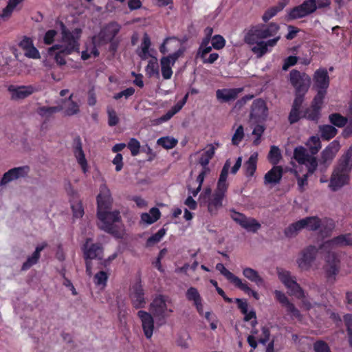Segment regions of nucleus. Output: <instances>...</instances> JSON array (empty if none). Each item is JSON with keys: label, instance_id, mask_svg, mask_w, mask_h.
Segmentation results:
<instances>
[{"label": "nucleus", "instance_id": "obj_29", "mask_svg": "<svg viewBox=\"0 0 352 352\" xmlns=\"http://www.w3.org/2000/svg\"><path fill=\"white\" fill-rule=\"evenodd\" d=\"M73 94H71L68 99L63 101V104L60 107H62L61 111L66 116H72L78 114L80 112L79 104L72 100Z\"/></svg>", "mask_w": 352, "mask_h": 352}, {"label": "nucleus", "instance_id": "obj_60", "mask_svg": "<svg viewBox=\"0 0 352 352\" xmlns=\"http://www.w3.org/2000/svg\"><path fill=\"white\" fill-rule=\"evenodd\" d=\"M186 298L188 300L193 301L194 303L201 300L198 290L195 287H190L186 292Z\"/></svg>", "mask_w": 352, "mask_h": 352}, {"label": "nucleus", "instance_id": "obj_20", "mask_svg": "<svg viewBox=\"0 0 352 352\" xmlns=\"http://www.w3.org/2000/svg\"><path fill=\"white\" fill-rule=\"evenodd\" d=\"M151 42L148 34L143 36L140 45L136 50V54L141 60H146L155 56V51L151 47Z\"/></svg>", "mask_w": 352, "mask_h": 352}, {"label": "nucleus", "instance_id": "obj_47", "mask_svg": "<svg viewBox=\"0 0 352 352\" xmlns=\"http://www.w3.org/2000/svg\"><path fill=\"white\" fill-rule=\"evenodd\" d=\"M241 226L248 232H256L261 228V224L258 221L255 219L248 217L245 218Z\"/></svg>", "mask_w": 352, "mask_h": 352}, {"label": "nucleus", "instance_id": "obj_15", "mask_svg": "<svg viewBox=\"0 0 352 352\" xmlns=\"http://www.w3.org/2000/svg\"><path fill=\"white\" fill-rule=\"evenodd\" d=\"M137 316L140 320L142 331L147 339L151 338L155 331L154 316L152 313L140 310Z\"/></svg>", "mask_w": 352, "mask_h": 352}, {"label": "nucleus", "instance_id": "obj_49", "mask_svg": "<svg viewBox=\"0 0 352 352\" xmlns=\"http://www.w3.org/2000/svg\"><path fill=\"white\" fill-rule=\"evenodd\" d=\"M190 344V336L187 332L178 334L176 339V344L183 350L189 349Z\"/></svg>", "mask_w": 352, "mask_h": 352}, {"label": "nucleus", "instance_id": "obj_34", "mask_svg": "<svg viewBox=\"0 0 352 352\" xmlns=\"http://www.w3.org/2000/svg\"><path fill=\"white\" fill-rule=\"evenodd\" d=\"M242 274L245 278L254 283L257 286L263 285L265 283L258 272L253 268L245 267L243 269Z\"/></svg>", "mask_w": 352, "mask_h": 352}, {"label": "nucleus", "instance_id": "obj_12", "mask_svg": "<svg viewBox=\"0 0 352 352\" xmlns=\"http://www.w3.org/2000/svg\"><path fill=\"white\" fill-rule=\"evenodd\" d=\"M120 30V25L116 22H111L104 26L100 32L94 36V42L98 45L106 44L111 41Z\"/></svg>", "mask_w": 352, "mask_h": 352}, {"label": "nucleus", "instance_id": "obj_38", "mask_svg": "<svg viewBox=\"0 0 352 352\" xmlns=\"http://www.w3.org/2000/svg\"><path fill=\"white\" fill-rule=\"evenodd\" d=\"M210 169L209 167L202 168L196 179V182L198 184V186L193 190L189 189L190 193L192 196L196 197L200 192L204 179L210 173Z\"/></svg>", "mask_w": 352, "mask_h": 352}, {"label": "nucleus", "instance_id": "obj_16", "mask_svg": "<svg viewBox=\"0 0 352 352\" xmlns=\"http://www.w3.org/2000/svg\"><path fill=\"white\" fill-rule=\"evenodd\" d=\"M318 251V249L314 246H309L305 249L297 259L298 267L302 270H309L312 267Z\"/></svg>", "mask_w": 352, "mask_h": 352}, {"label": "nucleus", "instance_id": "obj_35", "mask_svg": "<svg viewBox=\"0 0 352 352\" xmlns=\"http://www.w3.org/2000/svg\"><path fill=\"white\" fill-rule=\"evenodd\" d=\"M99 45L98 42H94V38L92 41L86 44V49L82 52L81 58L84 60L91 58H96L99 55L97 46Z\"/></svg>", "mask_w": 352, "mask_h": 352}, {"label": "nucleus", "instance_id": "obj_13", "mask_svg": "<svg viewBox=\"0 0 352 352\" xmlns=\"http://www.w3.org/2000/svg\"><path fill=\"white\" fill-rule=\"evenodd\" d=\"M290 82L294 87L298 94L305 93L311 83L310 77L305 73H300L297 70H292L290 74Z\"/></svg>", "mask_w": 352, "mask_h": 352}, {"label": "nucleus", "instance_id": "obj_59", "mask_svg": "<svg viewBox=\"0 0 352 352\" xmlns=\"http://www.w3.org/2000/svg\"><path fill=\"white\" fill-rule=\"evenodd\" d=\"M330 122L338 127L343 126L346 122V118L338 113H333L329 116Z\"/></svg>", "mask_w": 352, "mask_h": 352}, {"label": "nucleus", "instance_id": "obj_57", "mask_svg": "<svg viewBox=\"0 0 352 352\" xmlns=\"http://www.w3.org/2000/svg\"><path fill=\"white\" fill-rule=\"evenodd\" d=\"M73 215L75 218H80L84 214V210L79 200L73 201L71 204Z\"/></svg>", "mask_w": 352, "mask_h": 352}, {"label": "nucleus", "instance_id": "obj_19", "mask_svg": "<svg viewBox=\"0 0 352 352\" xmlns=\"http://www.w3.org/2000/svg\"><path fill=\"white\" fill-rule=\"evenodd\" d=\"M130 299L135 309L143 308L146 304L144 289L140 283L135 284L131 289Z\"/></svg>", "mask_w": 352, "mask_h": 352}, {"label": "nucleus", "instance_id": "obj_54", "mask_svg": "<svg viewBox=\"0 0 352 352\" xmlns=\"http://www.w3.org/2000/svg\"><path fill=\"white\" fill-rule=\"evenodd\" d=\"M166 234V230L164 228L160 229L158 232L151 236L146 241V245L147 247H151L157 243Z\"/></svg>", "mask_w": 352, "mask_h": 352}, {"label": "nucleus", "instance_id": "obj_33", "mask_svg": "<svg viewBox=\"0 0 352 352\" xmlns=\"http://www.w3.org/2000/svg\"><path fill=\"white\" fill-rule=\"evenodd\" d=\"M303 99L300 96H297L294 101L292 108L289 115V121L291 124L298 122L300 118V109L302 103Z\"/></svg>", "mask_w": 352, "mask_h": 352}, {"label": "nucleus", "instance_id": "obj_1", "mask_svg": "<svg viewBox=\"0 0 352 352\" xmlns=\"http://www.w3.org/2000/svg\"><path fill=\"white\" fill-rule=\"evenodd\" d=\"M159 50L163 54L169 53L161 58L160 67L163 78L164 80L170 79L173 74L172 67L175 62L184 56L185 47L176 37H168L164 39Z\"/></svg>", "mask_w": 352, "mask_h": 352}, {"label": "nucleus", "instance_id": "obj_53", "mask_svg": "<svg viewBox=\"0 0 352 352\" xmlns=\"http://www.w3.org/2000/svg\"><path fill=\"white\" fill-rule=\"evenodd\" d=\"M177 142L178 141L177 139L170 136L160 138L157 141V144L162 146L166 149H170L174 148L177 145Z\"/></svg>", "mask_w": 352, "mask_h": 352}, {"label": "nucleus", "instance_id": "obj_43", "mask_svg": "<svg viewBox=\"0 0 352 352\" xmlns=\"http://www.w3.org/2000/svg\"><path fill=\"white\" fill-rule=\"evenodd\" d=\"M109 278V274L105 271H100L94 276V283L100 289H104Z\"/></svg>", "mask_w": 352, "mask_h": 352}, {"label": "nucleus", "instance_id": "obj_63", "mask_svg": "<svg viewBox=\"0 0 352 352\" xmlns=\"http://www.w3.org/2000/svg\"><path fill=\"white\" fill-rule=\"evenodd\" d=\"M243 137H244L243 127L241 125H240L236 129V131L232 138V144L234 145H238L241 142Z\"/></svg>", "mask_w": 352, "mask_h": 352}, {"label": "nucleus", "instance_id": "obj_2", "mask_svg": "<svg viewBox=\"0 0 352 352\" xmlns=\"http://www.w3.org/2000/svg\"><path fill=\"white\" fill-rule=\"evenodd\" d=\"M60 26L61 40L48 49V55H53L56 50H61V52L66 55H70L75 52L79 53L81 29L76 28L70 31L65 28L63 23H60Z\"/></svg>", "mask_w": 352, "mask_h": 352}, {"label": "nucleus", "instance_id": "obj_36", "mask_svg": "<svg viewBox=\"0 0 352 352\" xmlns=\"http://www.w3.org/2000/svg\"><path fill=\"white\" fill-rule=\"evenodd\" d=\"M258 153H253L244 164L245 174L247 177H252L256 170Z\"/></svg>", "mask_w": 352, "mask_h": 352}, {"label": "nucleus", "instance_id": "obj_64", "mask_svg": "<svg viewBox=\"0 0 352 352\" xmlns=\"http://www.w3.org/2000/svg\"><path fill=\"white\" fill-rule=\"evenodd\" d=\"M344 320L347 328L350 344L352 346V314H346Z\"/></svg>", "mask_w": 352, "mask_h": 352}, {"label": "nucleus", "instance_id": "obj_24", "mask_svg": "<svg viewBox=\"0 0 352 352\" xmlns=\"http://www.w3.org/2000/svg\"><path fill=\"white\" fill-rule=\"evenodd\" d=\"M340 148V144L338 140H336L331 142L321 153L322 162L329 164Z\"/></svg>", "mask_w": 352, "mask_h": 352}, {"label": "nucleus", "instance_id": "obj_28", "mask_svg": "<svg viewBox=\"0 0 352 352\" xmlns=\"http://www.w3.org/2000/svg\"><path fill=\"white\" fill-rule=\"evenodd\" d=\"M283 169L280 166H274L264 177V184L266 186H274L278 184L282 178Z\"/></svg>", "mask_w": 352, "mask_h": 352}, {"label": "nucleus", "instance_id": "obj_62", "mask_svg": "<svg viewBox=\"0 0 352 352\" xmlns=\"http://www.w3.org/2000/svg\"><path fill=\"white\" fill-rule=\"evenodd\" d=\"M108 124L111 126H116L119 122V118L116 111L111 107L107 108Z\"/></svg>", "mask_w": 352, "mask_h": 352}, {"label": "nucleus", "instance_id": "obj_9", "mask_svg": "<svg viewBox=\"0 0 352 352\" xmlns=\"http://www.w3.org/2000/svg\"><path fill=\"white\" fill-rule=\"evenodd\" d=\"M84 257L86 260V272L87 275L91 276V266L90 260L101 259L103 250L101 245L91 243V239H87L82 248Z\"/></svg>", "mask_w": 352, "mask_h": 352}, {"label": "nucleus", "instance_id": "obj_56", "mask_svg": "<svg viewBox=\"0 0 352 352\" xmlns=\"http://www.w3.org/2000/svg\"><path fill=\"white\" fill-rule=\"evenodd\" d=\"M281 158L280 149L275 146L271 147L268 155V159L272 164H277Z\"/></svg>", "mask_w": 352, "mask_h": 352}, {"label": "nucleus", "instance_id": "obj_27", "mask_svg": "<svg viewBox=\"0 0 352 352\" xmlns=\"http://www.w3.org/2000/svg\"><path fill=\"white\" fill-rule=\"evenodd\" d=\"M243 88L222 89L216 91L217 98L221 102H229L235 100L239 94L243 91Z\"/></svg>", "mask_w": 352, "mask_h": 352}, {"label": "nucleus", "instance_id": "obj_39", "mask_svg": "<svg viewBox=\"0 0 352 352\" xmlns=\"http://www.w3.org/2000/svg\"><path fill=\"white\" fill-rule=\"evenodd\" d=\"M146 74L149 77L160 76L159 65L157 57L155 56L148 60L145 68Z\"/></svg>", "mask_w": 352, "mask_h": 352}, {"label": "nucleus", "instance_id": "obj_22", "mask_svg": "<svg viewBox=\"0 0 352 352\" xmlns=\"http://www.w3.org/2000/svg\"><path fill=\"white\" fill-rule=\"evenodd\" d=\"M267 111L265 102L262 99H257L253 102L250 116L256 121H261L267 118Z\"/></svg>", "mask_w": 352, "mask_h": 352}, {"label": "nucleus", "instance_id": "obj_37", "mask_svg": "<svg viewBox=\"0 0 352 352\" xmlns=\"http://www.w3.org/2000/svg\"><path fill=\"white\" fill-rule=\"evenodd\" d=\"M160 211L157 208H152L149 212L143 213L141 215L142 221L146 224L150 225L157 221L160 217Z\"/></svg>", "mask_w": 352, "mask_h": 352}, {"label": "nucleus", "instance_id": "obj_41", "mask_svg": "<svg viewBox=\"0 0 352 352\" xmlns=\"http://www.w3.org/2000/svg\"><path fill=\"white\" fill-rule=\"evenodd\" d=\"M61 107H41L37 109L38 114L44 119L50 118L54 114L60 111Z\"/></svg>", "mask_w": 352, "mask_h": 352}, {"label": "nucleus", "instance_id": "obj_52", "mask_svg": "<svg viewBox=\"0 0 352 352\" xmlns=\"http://www.w3.org/2000/svg\"><path fill=\"white\" fill-rule=\"evenodd\" d=\"M262 30L263 38L271 36L276 37V34L279 30V26L276 23H270L268 26L262 25Z\"/></svg>", "mask_w": 352, "mask_h": 352}, {"label": "nucleus", "instance_id": "obj_10", "mask_svg": "<svg viewBox=\"0 0 352 352\" xmlns=\"http://www.w3.org/2000/svg\"><path fill=\"white\" fill-rule=\"evenodd\" d=\"M317 10L316 0H305L300 5L289 10L287 12L288 19H298L307 16Z\"/></svg>", "mask_w": 352, "mask_h": 352}, {"label": "nucleus", "instance_id": "obj_51", "mask_svg": "<svg viewBox=\"0 0 352 352\" xmlns=\"http://www.w3.org/2000/svg\"><path fill=\"white\" fill-rule=\"evenodd\" d=\"M294 173L298 181V186L300 190H303L305 187L307 185V178L311 174L307 170V173L301 175V168L294 169Z\"/></svg>", "mask_w": 352, "mask_h": 352}, {"label": "nucleus", "instance_id": "obj_31", "mask_svg": "<svg viewBox=\"0 0 352 352\" xmlns=\"http://www.w3.org/2000/svg\"><path fill=\"white\" fill-rule=\"evenodd\" d=\"M245 41L248 44H254L263 38L262 25L252 27L245 36Z\"/></svg>", "mask_w": 352, "mask_h": 352}, {"label": "nucleus", "instance_id": "obj_26", "mask_svg": "<svg viewBox=\"0 0 352 352\" xmlns=\"http://www.w3.org/2000/svg\"><path fill=\"white\" fill-rule=\"evenodd\" d=\"M280 36H277L272 39L268 40L267 41H256L252 47V51L258 57H261L267 52V48L275 46L277 42L279 41Z\"/></svg>", "mask_w": 352, "mask_h": 352}, {"label": "nucleus", "instance_id": "obj_30", "mask_svg": "<svg viewBox=\"0 0 352 352\" xmlns=\"http://www.w3.org/2000/svg\"><path fill=\"white\" fill-rule=\"evenodd\" d=\"M25 0H8L6 6L0 12V19L8 21L12 15L14 10L23 3Z\"/></svg>", "mask_w": 352, "mask_h": 352}, {"label": "nucleus", "instance_id": "obj_11", "mask_svg": "<svg viewBox=\"0 0 352 352\" xmlns=\"http://www.w3.org/2000/svg\"><path fill=\"white\" fill-rule=\"evenodd\" d=\"M105 213L106 218L104 221L98 218V226L104 231L116 235L118 223H119L120 219V212L117 210L111 211L110 208L107 209Z\"/></svg>", "mask_w": 352, "mask_h": 352}, {"label": "nucleus", "instance_id": "obj_17", "mask_svg": "<svg viewBox=\"0 0 352 352\" xmlns=\"http://www.w3.org/2000/svg\"><path fill=\"white\" fill-rule=\"evenodd\" d=\"M29 167L27 166L13 168L5 173L0 179V186L6 185L14 180L22 178L28 175Z\"/></svg>", "mask_w": 352, "mask_h": 352}, {"label": "nucleus", "instance_id": "obj_45", "mask_svg": "<svg viewBox=\"0 0 352 352\" xmlns=\"http://www.w3.org/2000/svg\"><path fill=\"white\" fill-rule=\"evenodd\" d=\"M302 229H304L303 224L300 219L287 227L285 230V234L289 238L294 237L296 236Z\"/></svg>", "mask_w": 352, "mask_h": 352}, {"label": "nucleus", "instance_id": "obj_4", "mask_svg": "<svg viewBox=\"0 0 352 352\" xmlns=\"http://www.w3.org/2000/svg\"><path fill=\"white\" fill-rule=\"evenodd\" d=\"M352 168V147H350L340 157L331 177L329 187L337 190L349 179V173Z\"/></svg>", "mask_w": 352, "mask_h": 352}, {"label": "nucleus", "instance_id": "obj_40", "mask_svg": "<svg viewBox=\"0 0 352 352\" xmlns=\"http://www.w3.org/2000/svg\"><path fill=\"white\" fill-rule=\"evenodd\" d=\"M244 293L249 296H252L255 300H259L260 296L257 292L252 289L246 281L239 279L234 285Z\"/></svg>", "mask_w": 352, "mask_h": 352}, {"label": "nucleus", "instance_id": "obj_46", "mask_svg": "<svg viewBox=\"0 0 352 352\" xmlns=\"http://www.w3.org/2000/svg\"><path fill=\"white\" fill-rule=\"evenodd\" d=\"M319 131L321 137L326 140H329L337 134V129L331 125H322L319 126Z\"/></svg>", "mask_w": 352, "mask_h": 352}, {"label": "nucleus", "instance_id": "obj_21", "mask_svg": "<svg viewBox=\"0 0 352 352\" xmlns=\"http://www.w3.org/2000/svg\"><path fill=\"white\" fill-rule=\"evenodd\" d=\"M329 85V77L326 69L322 68L316 71L314 75V87L318 90L327 89Z\"/></svg>", "mask_w": 352, "mask_h": 352}, {"label": "nucleus", "instance_id": "obj_32", "mask_svg": "<svg viewBox=\"0 0 352 352\" xmlns=\"http://www.w3.org/2000/svg\"><path fill=\"white\" fill-rule=\"evenodd\" d=\"M47 245L46 242H43L41 244L38 245L35 249L34 253L28 258L26 262H25L22 266L23 270H26L31 267L32 265L36 264L39 258L41 252L46 248Z\"/></svg>", "mask_w": 352, "mask_h": 352}, {"label": "nucleus", "instance_id": "obj_14", "mask_svg": "<svg viewBox=\"0 0 352 352\" xmlns=\"http://www.w3.org/2000/svg\"><path fill=\"white\" fill-rule=\"evenodd\" d=\"M352 244V235L350 234H342L334 238L332 240L325 241L320 248L321 253L333 252V250L338 247L350 245Z\"/></svg>", "mask_w": 352, "mask_h": 352}, {"label": "nucleus", "instance_id": "obj_8", "mask_svg": "<svg viewBox=\"0 0 352 352\" xmlns=\"http://www.w3.org/2000/svg\"><path fill=\"white\" fill-rule=\"evenodd\" d=\"M113 199L111 191L106 184H102L100 186V192L97 196L98 204V218H100L102 221L105 219V214L107 209L111 208Z\"/></svg>", "mask_w": 352, "mask_h": 352}, {"label": "nucleus", "instance_id": "obj_7", "mask_svg": "<svg viewBox=\"0 0 352 352\" xmlns=\"http://www.w3.org/2000/svg\"><path fill=\"white\" fill-rule=\"evenodd\" d=\"M294 157L302 168L305 166L310 174H313L318 166V162L316 157L312 154L309 155L305 148L298 146L294 149Z\"/></svg>", "mask_w": 352, "mask_h": 352}, {"label": "nucleus", "instance_id": "obj_55", "mask_svg": "<svg viewBox=\"0 0 352 352\" xmlns=\"http://www.w3.org/2000/svg\"><path fill=\"white\" fill-rule=\"evenodd\" d=\"M209 44L210 41H208V38H204L197 52V56L201 59L206 57L207 54L210 52L212 47Z\"/></svg>", "mask_w": 352, "mask_h": 352}, {"label": "nucleus", "instance_id": "obj_18", "mask_svg": "<svg viewBox=\"0 0 352 352\" xmlns=\"http://www.w3.org/2000/svg\"><path fill=\"white\" fill-rule=\"evenodd\" d=\"M19 47L23 51L24 55L29 58L39 59L41 54L34 46L33 39L30 37L23 36L19 43Z\"/></svg>", "mask_w": 352, "mask_h": 352}, {"label": "nucleus", "instance_id": "obj_61", "mask_svg": "<svg viewBox=\"0 0 352 352\" xmlns=\"http://www.w3.org/2000/svg\"><path fill=\"white\" fill-rule=\"evenodd\" d=\"M286 311L287 314L290 316L292 319H297L298 320H301L302 316L299 311V310L294 306L293 303H290L286 307Z\"/></svg>", "mask_w": 352, "mask_h": 352}, {"label": "nucleus", "instance_id": "obj_3", "mask_svg": "<svg viewBox=\"0 0 352 352\" xmlns=\"http://www.w3.org/2000/svg\"><path fill=\"white\" fill-rule=\"evenodd\" d=\"M230 166V160H226L221 170L217 188L210 198L206 201V203L207 202L208 210L212 214H217V211L223 206V200L226 197L228 187L227 178Z\"/></svg>", "mask_w": 352, "mask_h": 352}, {"label": "nucleus", "instance_id": "obj_48", "mask_svg": "<svg viewBox=\"0 0 352 352\" xmlns=\"http://www.w3.org/2000/svg\"><path fill=\"white\" fill-rule=\"evenodd\" d=\"M310 153L314 155L316 154L321 148V143L318 136H311L306 142Z\"/></svg>", "mask_w": 352, "mask_h": 352}, {"label": "nucleus", "instance_id": "obj_23", "mask_svg": "<svg viewBox=\"0 0 352 352\" xmlns=\"http://www.w3.org/2000/svg\"><path fill=\"white\" fill-rule=\"evenodd\" d=\"M8 90L13 100H23L35 91V88L32 85L28 86H14L9 87Z\"/></svg>", "mask_w": 352, "mask_h": 352}, {"label": "nucleus", "instance_id": "obj_25", "mask_svg": "<svg viewBox=\"0 0 352 352\" xmlns=\"http://www.w3.org/2000/svg\"><path fill=\"white\" fill-rule=\"evenodd\" d=\"M74 147V155L78 165L80 166L83 173L86 174L89 170V165L85 157V153L82 148L80 140L75 141Z\"/></svg>", "mask_w": 352, "mask_h": 352}, {"label": "nucleus", "instance_id": "obj_42", "mask_svg": "<svg viewBox=\"0 0 352 352\" xmlns=\"http://www.w3.org/2000/svg\"><path fill=\"white\" fill-rule=\"evenodd\" d=\"M304 229L316 230L321 225L320 219L317 217H309L301 219Z\"/></svg>", "mask_w": 352, "mask_h": 352}, {"label": "nucleus", "instance_id": "obj_5", "mask_svg": "<svg viewBox=\"0 0 352 352\" xmlns=\"http://www.w3.org/2000/svg\"><path fill=\"white\" fill-rule=\"evenodd\" d=\"M277 274L278 279L288 289L289 294L298 298L302 299V307L304 309L306 310H310L311 309L315 308V307L320 306L319 304L316 302L311 303L310 302L309 298L305 296L304 292L296 283L295 278L292 276L289 272L283 269H278Z\"/></svg>", "mask_w": 352, "mask_h": 352}, {"label": "nucleus", "instance_id": "obj_44", "mask_svg": "<svg viewBox=\"0 0 352 352\" xmlns=\"http://www.w3.org/2000/svg\"><path fill=\"white\" fill-rule=\"evenodd\" d=\"M216 269L232 284L235 285L237 281L240 279L238 276L230 272L222 263H217Z\"/></svg>", "mask_w": 352, "mask_h": 352}, {"label": "nucleus", "instance_id": "obj_58", "mask_svg": "<svg viewBox=\"0 0 352 352\" xmlns=\"http://www.w3.org/2000/svg\"><path fill=\"white\" fill-rule=\"evenodd\" d=\"M325 94L326 92L324 90H318L313 100L311 107L320 110Z\"/></svg>", "mask_w": 352, "mask_h": 352}, {"label": "nucleus", "instance_id": "obj_6", "mask_svg": "<svg viewBox=\"0 0 352 352\" xmlns=\"http://www.w3.org/2000/svg\"><path fill=\"white\" fill-rule=\"evenodd\" d=\"M149 310L155 316L157 322L165 323L168 318L174 311L171 300L166 296L156 295L149 305Z\"/></svg>", "mask_w": 352, "mask_h": 352}, {"label": "nucleus", "instance_id": "obj_50", "mask_svg": "<svg viewBox=\"0 0 352 352\" xmlns=\"http://www.w3.org/2000/svg\"><path fill=\"white\" fill-rule=\"evenodd\" d=\"M214 155V148L212 146L201 153L199 163L201 165L202 168L208 167V164Z\"/></svg>", "mask_w": 352, "mask_h": 352}]
</instances>
